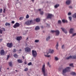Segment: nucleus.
I'll return each instance as SVG.
<instances>
[{"mask_svg": "<svg viewBox=\"0 0 76 76\" xmlns=\"http://www.w3.org/2000/svg\"><path fill=\"white\" fill-rule=\"evenodd\" d=\"M61 29H62V30L66 34L67 33L66 31V30H65L64 28H61Z\"/></svg>", "mask_w": 76, "mask_h": 76, "instance_id": "obj_15", "label": "nucleus"}, {"mask_svg": "<svg viewBox=\"0 0 76 76\" xmlns=\"http://www.w3.org/2000/svg\"><path fill=\"white\" fill-rule=\"evenodd\" d=\"M9 64L10 66L12 67V62L11 61L9 62Z\"/></svg>", "mask_w": 76, "mask_h": 76, "instance_id": "obj_20", "label": "nucleus"}, {"mask_svg": "<svg viewBox=\"0 0 76 76\" xmlns=\"http://www.w3.org/2000/svg\"><path fill=\"white\" fill-rule=\"evenodd\" d=\"M72 17L74 18H76V13H75V14L73 15Z\"/></svg>", "mask_w": 76, "mask_h": 76, "instance_id": "obj_25", "label": "nucleus"}, {"mask_svg": "<svg viewBox=\"0 0 76 76\" xmlns=\"http://www.w3.org/2000/svg\"><path fill=\"white\" fill-rule=\"evenodd\" d=\"M5 54V52L4 50H1L0 54L1 56H3V55H4Z\"/></svg>", "mask_w": 76, "mask_h": 76, "instance_id": "obj_9", "label": "nucleus"}, {"mask_svg": "<svg viewBox=\"0 0 76 76\" xmlns=\"http://www.w3.org/2000/svg\"><path fill=\"white\" fill-rule=\"evenodd\" d=\"M39 11H41V9H39V10H38Z\"/></svg>", "mask_w": 76, "mask_h": 76, "instance_id": "obj_60", "label": "nucleus"}, {"mask_svg": "<svg viewBox=\"0 0 76 76\" xmlns=\"http://www.w3.org/2000/svg\"><path fill=\"white\" fill-rule=\"evenodd\" d=\"M13 52H16V49H14L13 50Z\"/></svg>", "mask_w": 76, "mask_h": 76, "instance_id": "obj_43", "label": "nucleus"}, {"mask_svg": "<svg viewBox=\"0 0 76 76\" xmlns=\"http://www.w3.org/2000/svg\"><path fill=\"white\" fill-rule=\"evenodd\" d=\"M19 51H22V49H20V50H19Z\"/></svg>", "mask_w": 76, "mask_h": 76, "instance_id": "obj_57", "label": "nucleus"}, {"mask_svg": "<svg viewBox=\"0 0 76 76\" xmlns=\"http://www.w3.org/2000/svg\"><path fill=\"white\" fill-rule=\"evenodd\" d=\"M20 25V24L18 23H17L13 26V27L14 28H16V27H18V26H19Z\"/></svg>", "mask_w": 76, "mask_h": 76, "instance_id": "obj_8", "label": "nucleus"}, {"mask_svg": "<svg viewBox=\"0 0 76 76\" xmlns=\"http://www.w3.org/2000/svg\"><path fill=\"white\" fill-rule=\"evenodd\" d=\"M22 38V37L21 36L17 37L16 38V39L17 41H20V40H21V39Z\"/></svg>", "mask_w": 76, "mask_h": 76, "instance_id": "obj_12", "label": "nucleus"}, {"mask_svg": "<svg viewBox=\"0 0 76 76\" xmlns=\"http://www.w3.org/2000/svg\"><path fill=\"white\" fill-rule=\"evenodd\" d=\"M61 48H62V49L64 48V45H62Z\"/></svg>", "mask_w": 76, "mask_h": 76, "instance_id": "obj_49", "label": "nucleus"}, {"mask_svg": "<svg viewBox=\"0 0 76 76\" xmlns=\"http://www.w3.org/2000/svg\"><path fill=\"white\" fill-rule=\"evenodd\" d=\"M50 38V37H48L47 39H46V40L47 41H48V40H49Z\"/></svg>", "mask_w": 76, "mask_h": 76, "instance_id": "obj_35", "label": "nucleus"}, {"mask_svg": "<svg viewBox=\"0 0 76 76\" xmlns=\"http://www.w3.org/2000/svg\"><path fill=\"white\" fill-rule=\"evenodd\" d=\"M45 57H50V55L47 56V55H45Z\"/></svg>", "mask_w": 76, "mask_h": 76, "instance_id": "obj_42", "label": "nucleus"}, {"mask_svg": "<svg viewBox=\"0 0 76 76\" xmlns=\"http://www.w3.org/2000/svg\"><path fill=\"white\" fill-rule=\"evenodd\" d=\"M1 69H2V66H1L0 68V71H1Z\"/></svg>", "mask_w": 76, "mask_h": 76, "instance_id": "obj_47", "label": "nucleus"}, {"mask_svg": "<svg viewBox=\"0 0 76 76\" xmlns=\"http://www.w3.org/2000/svg\"><path fill=\"white\" fill-rule=\"evenodd\" d=\"M42 70L44 76H48L47 74L45 72V64H44L43 65L42 67Z\"/></svg>", "mask_w": 76, "mask_h": 76, "instance_id": "obj_1", "label": "nucleus"}, {"mask_svg": "<svg viewBox=\"0 0 76 76\" xmlns=\"http://www.w3.org/2000/svg\"><path fill=\"white\" fill-rule=\"evenodd\" d=\"M62 21L63 23H65L66 22V23H67V20H62Z\"/></svg>", "mask_w": 76, "mask_h": 76, "instance_id": "obj_21", "label": "nucleus"}, {"mask_svg": "<svg viewBox=\"0 0 76 76\" xmlns=\"http://www.w3.org/2000/svg\"><path fill=\"white\" fill-rule=\"evenodd\" d=\"M58 43H57L56 45V48L57 50L58 49Z\"/></svg>", "mask_w": 76, "mask_h": 76, "instance_id": "obj_27", "label": "nucleus"}, {"mask_svg": "<svg viewBox=\"0 0 76 76\" xmlns=\"http://www.w3.org/2000/svg\"><path fill=\"white\" fill-rule=\"evenodd\" d=\"M55 32L56 33V34L57 36L60 33L59 31L58 30H56L55 31Z\"/></svg>", "mask_w": 76, "mask_h": 76, "instance_id": "obj_14", "label": "nucleus"}, {"mask_svg": "<svg viewBox=\"0 0 76 76\" xmlns=\"http://www.w3.org/2000/svg\"><path fill=\"white\" fill-rule=\"evenodd\" d=\"M71 68L70 67H67L66 68L63 69V74L64 75L66 72H68V70L70 69Z\"/></svg>", "mask_w": 76, "mask_h": 76, "instance_id": "obj_2", "label": "nucleus"}, {"mask_svg": "<svg viewBox=\"0 0 76 76\" xmlns=\"http://www.w3.org/2000/svg\"><path fill=\"white\" fill-rule=\"evenodd\" d=\"M70 58H72V59H76V56H70L69 57L67 58H66V59L68 60Z\"/></svg>", "mask_w": 76, "mask_h": 76, "instance_id": "obj_6", "label": "nucleus"}, {"mask_svg": "<svg viewBox=\"0 0 76 76\" xmlns=\"http://www.w3.org/2000/svg\"><path fill=\"white\" fill-rule=\"evenodd\" d=\"M51 32L52 33H54V32H55V31L52 30V31H51Z\"/></svg>", "mask_w": 76, "mask_h": 76, "instance_id": "obj_50", "label": "nucleus"}, {"mask_svg": "<svg viewBox=\"0 0 76 76\" xmlns=\"http://www.w3.org/2000/svg\"><path fill=\"white\" fill-rule=\"evenodd\" d=\"M35 42H38V40H36L35 41Z\"/></svg>", "mask_w": 76, "mask_h": 76, "instance_id": "obj_44", "label": "nucleus"}, {"mask_svg": "<svg viewBox=\"0 0 76 76\" xmlns=\"http://www.w3.org/2000/svg\"><path fill=\"white\" fill-rule=\"evenodd\" d=\"M68 15H71V12H69V13H68Z\"/></svg>", "mask_w": 76, "mask_h": 76, "instance_id": "obj_45", "label": "nucleus"}, {"mask_svg": "<svg viewBox=\"0 0 76 76\" xmlns=\"http://www.w3.org/2000/svg\"><path fill=\"white\" fill-rule=\"evenodd\" d=\"M3 33V30L0 29V34H2Z\"/></svg>", "mask_w": 76, "mask_h": 76, "instance_id": "obj_37", "label": "nucleus"}, {"mask_svg": "<svg viewBox=\"0 0 76 76\" xmlns=\"http://www.w3.org/2000/svg\"><path fill=\"white\" fill-rule=\"evenodd\" d=\"M31 1H32V2L33 3H34V0H31Z\"/></svg>", "mask_w": 76, "mask_h": 76, "instance_id": "obj_56", "label": "nucleus"}, {"mask_svg": "<svg viewBox=\"0 0 76 76\" xmlns=\"http://www.w3.org/2000/svg\"><path fill=\"white\" fill-rule=\"evenodd\" d=\"M48 65L49 66V67H50L51 66L50 65V63L49 62H48Z\"/></svg>", "mask_w": 76, "mask_h": 76, "instance_id": "obj_38", "label": "nucleus"}, {"mask_svg": "<svg viewBox=\"0 0 76 76\" xmlns=\"http://www.w3.org/2000/svg\"><path fill=\"white\" fill-rule=\"evenodd\" d=\"M59 4H56V5L54 6V7L55 8H57L58 7H59Z\"/></svg>", "mask_w": 76, "mask_h": 76, "instance_id": "obj_19", "label": "nucleus"}, {"mask_svg": "<svg viewBox=\"0 0 76 76\" xmlns=\"http://www.w3.org/2000/svg\"><path fill=\"white\" fill-rule=\"evenodd\" d=\"M32 55L33 57H36L37 56V51H36L35 50H32Z\"/></svg>", "mask_w": 76, "mask_h": 76, "instance_id": "obj_3", "label": "nucleus"}, {"mask_svg": "<svg viewBox=\"0 0 76 76\" xmlns=\"http://www.w3.org/2000/svg\"><path fill=\"white\" fill-rule=\"evenodd\" d=\"M11 23H13V24L15 23V21H12Z\"/></svg>", "mask_w": 76, "mask_h": 76, "instance_id": "obj_51", "label": "nucleus"}, {"mask_svg": "<svg viewBox=\"0 0 76 76\" xmlns=\"http://www.w3.org/2000/svg\"><path fill=\"white\" fill-rule=\"evenodd\" d=\"M70 74L72 75H76V73H75L74 72H72L70 73Z\"/></svg>", "mask_w": 76, "mask_h": 76, "instance_id": "obj_26", "label": "nucleus"}, {"mask_svg": "<svg viewBox=\"0 0 76 76\" xmlns=\"http://www.w3.org/2000/svg\"><path fill=\"white\" fill-rule=\"evenodd\" d=\"M58 23L59 24L61 23V21H60V20H58Z\"/></svg>", "mask_w": 76, "mask_h": 76, "instance_id": "obj_39", "label": "nucleus"}, {"mask_svg": "<svg viewBox=\"0 0 76 76\" xmlns=\"http://www.w3.org/2000/svg\"><path fill=\"white\" fill-rule=\"evenodd\" d=\"M9 68H7V70H9Z\"/></svg>", "mask_w": 76, "mask_h": 76, "instance_id": "obj_62", "label": "nucleus"}, {"mask_svg": "<svg viewBox=\"0 0 76 76\" xmlns=\"http://www.w3.org/2000/svg\"><path fill=\"white\" fill-rule=\"evenodd\" d=\"M74 30V29L73 28H72L70 29V31H69V33L70 34H72L73 33V31Z\"/></svg>", "mask_w": 76, "mask_h": 76, "instance_id": "obj_13", "label": "nucleus"}, {"mask_svg": "<svg viewBox=\"0 0 76 76\" xmlns=\"http://www.w3.org/2000/svg\"><path fill=\"white\" fill-rule=\"evenodd\" d=\"M32 20H28V21H26L25 22V24H26L27 25H29L32 23Z\"/></svg>", "mask_w": 76, "mask_h": 76, "instance_id": "obj_4", "label": "nucleus"}, {"mask_svg": "<svg viewBox=\"0 0 76 76\" xmlns=\"http://www.w3.org/2000/svg\"><path fill=\"white\" fill-rule=\"evenodd\" d=\"M5 26H10V23H6L5 24Z\"/></svg>", "mask_w": 76, "mask_h": 76, "instance_id": "obj_22", "label": "nucleus"}, {"mask_svg": "<svg viewBox=\"0 0 76 76\" xmlns=\"http://www.w3.org/2000/svg\"><path fill=\"white\" fill-rule=\"evenodd\" d=\"M1 29H2L3 31H5V29L4 28H2Z\"/></svg>", "mask_w": 76, "mask_h": 76, "instance_id": "obj_48", "label": "nucleus"}, {"mask_svg": "<svg viewBox=\"0 0 76 76\" xmlns=\"http://www.w3.org/2000/svg\"><path fill=\"white\" fill-rule=\"evenodd\" d=\"M34 22H38V18H37L36 19H34Z\"/></svg>", "mask_w": 76, "mask_h": 76, "instance_id": "obj_18", "label": "nucleus"}, {"mask_svg": "<svg viewBox=\"0 0 76 76\" xmlns=\"http://www.w3.org/2000/svg\"><path fill=\"white\" fill-rule=\"evenodd\" d=\"M13 56L15 58H18V56L17 54H15Z\"/></svg>", "mask_w": 76, "mask_h": 76, "instance_id": "obj_23", "label": "nucleus"}, {"mask_svg": "<svg viewBox=\"0 0 76 76\" xmlns=\"http://www.w3.org/2000/svg\"><path fill=\"white\" fill-rule=\"evenodd\" d=\"M23 19V17H20L19 18V19L20 20H22Z\"/></svg>", "mask_w": 76, "mask_h": 76, "instance_id": "obj_29", "label": "nucleus"}, {"mask_svg": "<svg viewBox=\"0 0 76 76\" xmlns=\"http://www.w3.org/2000/svg\"><path fill=\"white\" fill-rule=\"evenodd\" d=\"M15 71H16V72H17V70H15Z\"/></svg>", "mask_w": 76, "mask_h": 76, "instance_id": "obj_64", "label": "nucleus"}, {"mask_svg": "<svg viewBox=\"0 0 76 76\" xmlns=\"http://www.w3.org/2000/svg\"><path fill=\"white\" fill-rule=\"evenodd\" d=\"M28 70V68H26L24 70V71L25 72H26Z\"/></svg>", "mask_w": 76, "mask_h": 76, "instance_id": "obj_28", "label": "nucleus"}, {"mask_svg": "<svg viewBox=\"0 0 76 76\" xmlns=\"http://www.w3.org/2000/svg\"><path fill=\"white\" fill-rule=\"evenodd\" d=\"M28 37H27L26 39V40H28Z\"/></svg>", "mask_w": 76, "mask_h": 76, "instance_id": "obj_59", "label": "nucleus"}, {"mask_svg": "<svg viewBox=\"0 0 76 76\" xmlns=\"http://www.w3.org/2000/svg\"><path fill=\"white\" fill-rule=\"evenodd\" d=\"M25 51L26 53H29V52H31V48L27 47H26L25 49Z\"/></svg>", "mask_w": 76, "mask_h": 76, "instance_id": "obj_5", "label": "nucleus"}, {"mask_svg": "<svg viewBox=\"0 0 76 76\" xmlns=\"http://www.w3.org/2000/svg\"><path fill=\"white\" fill-rule=\"evenodd\" d=\"M73 64H69V66H71L72 67H74V66H73Z\"/></svg>", "mask_w": 76, "mask_h": 76, "instance_id": "obj_31", "label": "nucleus"}, {"mask_svg": "<svg viewBox=\"0 0 76 76\" xmlns=\"http://www.w3.org/2000/svg\"><path fill=\"white\" fill-rule=\"evenodd\" d=\"M69 8L70 9H72V6H69Z\"/></svg>", "mask_w": 76, "mask_h": 76, "instance_id": "obj_53", "label": "nucleus"}, {"mask_svg": "<svg viewBox=\"0 0 76 76\" xmlns=\"http://www.w3.org/2000/svg\"><path fill=\"white\" fill-rule=\"evenodd\" d=\"M38 29L39 30V27H38Z\"/></svg>", "mask_w": 76, "mask_h": 76, "instance_id": "obj_63", "label": "nucleus"}, {"mask_svg": "<svg viewBox=\"0 0 76 76\" xmlns=\"http://www.w3.org/2000/svg\"><path fill=\"white\" fill-rule=\"evenodd\" d=\"M69 18L70 21H71L72 19V17H69Z\"/></svg>", "mask_w": 76, "mask_h": 76, "instance_id": "obj_36", "label": "nucleus"}, {"mask_svg": "<svg viewBox=\"0 0 76 76\" xmlns=\"http://www.w3.org/2000/svg\"><path fill=\"white\" fill-rule=\"evenodd\" d=\"M29 15L27 14L26 16V19H28V18H29Z\"/></svg>", "mask_w": 76, "mask_h": 76, "instance_id": "obj_33", "label": "nucleus"}, {"mask_svg": "<svg viewBox=\"0 0 76 76\" xmlns=\"http://www.w3.org/2000/svg\"><path fill=\"white\" fill-rule=\"evenodd\" d=\"M9 57H10L9 55H8L7 58V60H8V59H9Z\"/></svg>", "mask_w": 76, "mask_h": 76, "instance_id": "obj_41", "label": "nucleus"}, {"mask_svg": "<svg viewBox=\"0 0 76 76\" xmlns=\"http://www.w3.org/2000/svg\"><path fill=\"white\" fill-rule=\"evenodd\" d=\"M40 14L42 15H43L44 14V12L43 11H40Z\"/></svg>", "mask_w": 76, "mask_h": 76, "instance_id": "obj_32", "label": "nucleus"}, {"mask_svg": "<svg viewBox=\"0 0 76 76\" xmlns=\"http://www.w3.org/2000/svg\"><path fill=\"white\" fill-rule=\"evenodd\" d=\"M53 16L52 14H48L47 19H51Z\"/></svg>", "mask_w": 76, "mask_h": 76, "instance_id": "obj_7", "label": "nucleus"}, {"mask_svg": "<svg viewBox=\"0 0 76 76\" xmlns=\"http://www.w3.org/2000/svg\"><path fill=\"white\" fill-rule=\"evenodd\" d=\"M40 18H38V22H39L40 21Z\"/></svg>", "mask_w": 76, "mask_h": 76, "instance_id": "obj_55", "label": "nucleus"}, {"mask_svg": "<svg viewBox=\"0 0 76 76\" xmlns=\"http://www.w3.org/2000/svg\"><path fill=\"white\" fill-rule=\"evenodd\" d=\"M7 47H9V48H10L11 47H12V43H8L7 44Z\"/></svg>", "mask_w": 76, "mask_h": 76, "instance_id": "obj_10", "label": "nucleus"}, {"mask_svg": "<svg viewBox=\"0 0 76 76\" xmlns=\"http://www.w3.org/2000/svg\"><path fill=\"white\" fill-rule=\"evenodd\" d=\"M2 40H3V39H0V42H1V41H2Z\"/></svg>", "mask_w": 76, "mask_h": 76, "instance_id": "obj_54", "label": "nucleus"}, {"mask_svg": "<svg viewBox=\"0 0 76 76\" xmlns=\"http://www.w3.org/2000/svg\"><path fill=\"white\" fill-rule=\"evenodd\" d=\"M5 11H6V10H5V9H4V10H3L4 13H5Z\"/></svg>", "mask_w": 76, "mask_h": 76, "instance_id": "obj_52", "label": "nucleus"}, {"mask_svg": "<svg viewBox=\"0 0 76 76\" xmlns=\"http://www.w3.org/2000/svg\"><path fill=\"white\" fill-rule=\"evenodd\" d=\"M22 58H23V59H25V58L24 57V56H22Z\"/></svg>", "mask_w": 76, "mask_h": 76, "instance_id": "obj_58", "label": "nucleus"}, {"mask_svg": "<svg viewBox=\"0 0 76 76\" xmlns=\"http://www.w3.org/2000/svg\"><path fill=\"white\" fill-rule=\"evenodd\" d=\"M17 61L18 63H22V61L20 59H18Z\"/></svg>", "mask_w": 76, "mask_h": 76, "instance_id": "obj_17", "label": "nucleus"}, {"mask_svg": "<svg viewBox=\"0 0 76 76\" xmlns=\"http://www.w3.org/2000/svg\"><path fill=\"white\" fill-rule=\"evenodd\" d=\"M55 59L56 60V61H57L58 60V58L57 57H55Z\"/></svg>", "mask_w": 76, "mask_h": 76, "instance_id": "obj_30", "label": "nucleus"}, {"mask_svg": "<svg viewBox=\"0 0 76 76\" xmlns=\"http://www.w3.org/2000/svg\"><path fill=\"white\" fill-rule=\"evenodd\" d=\"M76 35V33H75L74 34H73L72 35V36L73 37V36H75Z\"/></svg>", "mask_w": 76, "mask_h": 76, "instance_id": "obj_46", "label": "nucleus"}, {"mask_svg": "<svg viewBox=\"0 0 76 76\" xmlns=\"http://www.w3.org/2000/svg\"><path fill=\"white\" fill-rule=\"evenodd\" d=\"M34 29L35 31H37V30H38V26H36Z\"/></svg>", "mask_w": 76, "mask_h": 76, "instance_id": "obj_24", "label": "nucleus"}, {"mask_svg": "<svg viewBox=\"0 0 76 76\" xmlns=\"http://www.w3.org/2000/svg\"><path fill=\"white\" fill-rule=\"evenodd\" d=\"M41 28H43V26H42L41 27Z\"/></svg>", "mask_w": 76, "mask_h": 76, "instance_id": "obj_61", "label": "nucleus"}, {"mask_svg": "<svg viewBox=\"0 0 76 76\" xmlns=\"http://www.w3.org/2000/svg\"><path fill=\"white\" fill-rule=\"evenodd\" d=\"M3 11V10L2 9H0V13H1Z\"/></svg>", "mask_w": 76, "mask_h": 76, "instance_id": "obj_40", "label": "nucleus"}, {"mask_svg": "<svg viewBox=\"0 0 76 76\" xmlns=\"http://www.w3.org/2000/svg\"><path fill=\"white\" fill-rule=\"evenodd\" d=\"M32 64V63L31 62H29V63H28V66H31Z\"/></svg>", "mask_w": 76, "mask_h": 76, "instance_id": "obj_34", "label": "nucleus"}, {"mask_svg": "<svg viewBox=\"0 0 76 76\" xmlns=\"http://www.w3.org/2000/svg\"><path fill=\"white\" fill-rule=\"evenodd\" d=\"M71 2V0H67L66 2V3L67 5L69 4Z\"/></svg>", "mask_w": 76, "mask_h": 76, "instance_id": "obj_11", "label": "nucleus"}, {"mask_svg": "<svg viewBox=\"0 0 76 76\" xmlns=\"http://www.w3.org/2000/svg\"><path fill=\"white\" fill-rule=\"evenodd\" d=\"M54 52L53 50H51L50 49H49V53H53Z\"/></svg>", "mask_w": 76, "mask_h": 76, "instance_id": "obj_16", "label": "nucleus"}]
</instances>
